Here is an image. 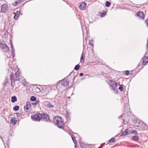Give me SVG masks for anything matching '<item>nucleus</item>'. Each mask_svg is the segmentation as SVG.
<instances>
[{
    "label": "nucleus",
    "mask_w": 148,
    "mask_h": 148,
    "mask_svg": "<svg viewBox=\"0 0 148 148\" xmlns=\"http://www.w3.org/2000/svg\"><path fill=\"white\" fill-rule=\"evenodd\" d=\"M62 118L60 116L54 117V122L56 125L60 128H63V121L62 120Z\"/></svg>",
    "instance_id": "f257e3e1"
},
{
    "label": "nucleus",
    "mask_w": 148,
    "mask_h": 148,
    "mask_svg": "<svg viewBox=\"0 0 148 148\" xmlns=\"http://www.w3.org/2000/svg\"><path fill=\"white\" fill-rule=\"evenodd\" d=\"M19 74H20V73H18V72H16L15 74L14 75V77L13 78L12 77H13V73L11 74L10 75V79L11 82V85L12 87L14 86L15 84L14 82V83L13 82V81L19 80Z\"/></svg>",
    "instance_id": "f03ea898"
},
{
    "label": "nucleus",
    "mask_w": 148,
    "mask_h": 148,
    "mask_svg": "<svg viewBox=\"0 0 148 148\" xmlns=\"http://www.w3.org/2000/svg\"><path fill=\"white\" fill-rule=\"evenodd\" d=\"M69 82L65 79H64L62 80L59 81L57 85V88L60 90L59 88L61 87L60 86H66L69 85Z\"/></svg>",
    "instance_id": "7ed1b4c3"
},
{
    "label": "nucleus",
    "mask_w": 148,
    "mask_h": 148,
    "mask_svg": "<svg viewBox=\"0 0 148 148\" xmlns=\"http://www.w3.org/2000/svg\"><path fill=\"white\" fill-rule=\"evenodd\" d=\"M123 102L125 105L124 108V111L125 112L128 113L129 112L130 107L129 101L128 97H125L124 99Z\"/></svg>",
    "instance_id": "20e7f679"
},
{
    "label": "nucleus",
    "mask_w": 148,
    "mask_h": 148,
    "mask_svg": "<svg viewBox=\"0 0 148 148\" xmlns=\"http://www.w3.org/2000/svg\"><path fill=\"white\" fill-rule=\"evenodd\" d=\"M41 114L37 113L31 116V118L34 121H39L42 118Z\"/></svg>",
    "instance_id": "39448f33"
},
{
    "label": "nucleus",
    "mask_w": 148,
    "mask_h": 148,
    "mask_svg": "<svg viewBox=\"0 0 148 148\" xmlns=\"http://www.w3.org/2000/svg\"><path fill=\"white\" fill-rule=\"evenodd\" d=\"M45 106L48 108H53L54 107L53 105L50 102L48 101H45L44 103Z\"/></svg>",
    "instance_id": "423d86ee"
},
{
    "label": "nucleus",
    "mask_w": 148,
    "mask_h": 148,
    "mask_svg": "<svg viewBox=\"0 0 148 148\" xmlns=\"http://www.w3.org/2000/svg\"><path fill=\"white\" fill-rule=\"evenodd\" d=\"M142 60H143L142 64L143 65H145L148 62V56H144Z\"/></svg>",
    "instance_id": "0eeeda50"
},
{
    "label": "nucleus",
    "mask_w": 148,
    "mask_h": 148,
    "mask_svg": "<svg viewBox=\"0 0 148 148\" xmlns=\"http://www.w3.org/2000/svg\"><path fill=\"white\" fill-rule=\"evenodd\" d=\"M86 3L85 2H83L80 3L79 7L80 10H83L86 8Z\"/></svg>",
    "instance_id": "6e6552de"
},
{
    "label": "nucleus",
    "mask_w": 148,
    "mask_h": 148,
    "mask_svg": "<svg viewBox=\"0 0 148 148\" xmlns=\"http://www.w3.org/2000/svg\"><path fill=\"white\" fill-rule=\"evenodd\" d=\"M31 109V104L29 102H27L26 106L24 107V110L26 111L27 110H29Z\"/></svg>",
    "instance_id": "1a4fd4ad"
},
{
    "label": "nucleus",
    "mask_w": 148,
    "mask_h": 148,
    "mask_svg": "<svg viewBox=\"0 0 148 148\" xmlns=\"http://www.w3.org/2000/svg\"><path fill=\"white\" fill-rule=\"evenodd\" d=\"M41 114H42L41 119L46 121H48L49 120V117L48 115L44 113Z\"/></svg>",
    "instance_id": "9d476101"
},
{
    "label": "nucleus",
    "mask_w": 148,
    "mask_h": 148,
    "mask_svg": "<svg viewBox=\"0 0 148 148\" xmlns=\"http://www.w3.org/2000/svg\"><path fill=\"white\" fill-rule=\"evenodd\" d=\"M8 8V6L5 3L3 4L1 6V11L2 12H6Z\"/></svg>",
    "instance_id": "9b49d317"
},
{
    "label": "nucleus",
    "mask_w": 148,
    "mask_h": 148,
    "mask_svg": "<svg viewBox=\"0 0 148 148\" xmlns=\"http://www.w3.org/2000/svg\"><path fill=\"white\" fill-rule=\"evenodd\" d=\"M135 15L137 16L140 18L143 19L144 18L145 16L143 12L141 11L137 12Z\"/></svg>",
    "instance_id": "f8f14e48"
},
{
    "label": "nucleus",
    "mask_w": 148,
    "mask_h": 148,
    "mask_svg": "<svg viewBox=\"0 0 148 148\" xmlns=\"http://www.w3.org/2000/svg\"><path fill=\"white\" fill-rule=\"evenodd\" d=\"M128 130H129L128 129H126L124 132H122L120 136H121L130 134V133L128 132Z\"/></svg>",
    "instance_id": "ddd939ff"
},
{
    "label": "nucleus",
    "mask_w": 148,
    "mask_h": 148,
    "mask_svg": "<svg viewBox=\"0 0 148 148\" xmlns=\"http://www.w3.org/2000/svg\"><path fill=\"white\" fill-rule=\"evenodd\" d=\"M110 81L112 84V85H111L110 86L112 88V89L115 90V87L114 86V85H115V86L117 87L118 86V84L116 83H115V82L114 81Z\"/></svg>",
    "instance_id": "4468645a"
},
{
    "label": "nucleus",
    "mask_w": 148,
    "mask_h": 148,
    "mask_svg": "<svg viewBox=\"0 0 148 148\" xmlns=\"http://www.w3.org/2000/svg\"><path fill=\"white\" fill-rule=\"evenodd\" d=\"M15 118L12 117L11 118L10 122L13 125L16 124L17 123V121L15 120Z\"/></svg>",
    "instance_id": "2eb2a0df"
},
{
    "label": "nucleus",
    "mask_w": 148,
    "mask_h": 148,
    "mask_svg": "<svg viewBox=\"0 0 148 148\" xmlns=\"http://www.w3.org/2000/svg\"><path fill=\"white\" fill-rule=\"evenodd\" d=\"M85 58V56L84 55V53L82 52L81 56V58L80 59V62L84 63Z\"/></svg>",
    "instance_id": "dca6fc26"
},
{
    "label": "nucleus",
    "mask_w": 148,
    "mask_h": 148,
    "mask_svg": "<svg viewBox=\"0 0 148 148\" xmlns=\"http://www.w3.org/2000/svg\"><path fill=\"white\" fill-rule=\"evenodd\" d=\"M80 144L82 148H86L88 146L87 144H85L83 142H80Z\"/></svg>",
    "instance_id": "f3484780"
},
{
    "label": "nucleus",
    "mask_w": 148,
    "mask_h": 148,
    "mask_svg": "<svg viewBox=\"0 0 148 148\" xmlns=\"http://www.w3.org/2000/svg\"><path fill=\"white\" fill-rule=\"evenodd\" d=\"M17 101V98L15 96H12L11 98V102L12 103H14Z\"/></svg>",
    "instance_id": "a211bd4d"
},
{
    "label": "nucleus",
    "mask_w": 148,
    "mask_h": 148,
    "mask_svg": "<svg viewBox=\"0 0 148 148\" xmlns=\"http://www.w3.org/2000/svg\"><path fill=\"white\" fill-rule=\"evenodd\" d=\"M131 138L132 140L135 141H137L139 139L138 136H133Z\"/></svg>",
    "instance_id": "6ab92c4d"
},
{
    "label": "nucleus",
    "mask_w": 148,
    "mask_h": 148,
    "mask_svg": "<svg viewBox=\"0 0 148 148\" xmlns=\"http://www.w3.org/2000/svg\"><path fill=\"white\" fill-rule=\"evenodd\" d=\"M3 49L4 51L5 52L8 51L10 50V49L5 44V47H4Z\"/></svg>",
    "instance_id": "aec40b11"
},
{
    "label": "nucleus",
    "mask_w": 148,
    "mask_h": 148,
    "mask_svg": "<svg viewBox=\"0 0 148 148\" xmlns=\"http://www.w3.org/2000/svg\"><path fill=\"white\" fill-rule=\"evenodd\" d=\"M71 137L74 144H77V141L76 140L75 136L73 135H72Z\"/></svg>",
    "instance_id": "412c9836"
},
{
    "label": "nucleus",
    "mask_w": 148,
    "mask_h": 148,
    "mask_svg": "<svg viewBox=\"0 0 148 148\" xmlns=\"http://www.w3.org/2000/svg\"><path fill=\"white\" fill-rule=\"evenodd\" d=\"M66 119L67 120H70V117L69 116V113L67 111H66Z\"/></svg>",
    "instance_id": "4be33fe9"
},
{
    "label": "nucleus",
    "mask_w": 148,
    "mask_h": 148,
    "mask_svg": "<svg viewBox=\"0 0 148 148\" xmlns=\"http://www.w3.org/2000/svg\"><path fill=\"white\" fill-rule=\"evenodd\" d=\"M19 107L18 106H16L13 108V110L15 111H17L19 109Z\"/></svg>",
    "instance_id": "5701e85b"
},
{
    "label": "nucleus",
    "mask_w": 148,
    "mask_h": 148,
    "mask_svg": "<svg viewBox=\"0 0 148 148\" xmlns=\"http://www.w3.org/2000/svg\"><path fill=\"white\" fill-rule=\"evenodd\" d=\"M8 78L7 77H6L5 78V79L3 82V85H5L6 84L8 83Z\"/></svg>",
    "instance_id": "b1692460"
},
{
    "label": "nucleus",
    "mask_w": 148,
    "mask_h": 148,
    "mask_svg": "<svg viewBox=\"0 0 148 148\" xmlns=\"http://www.w3.org/2000/svg\"><path fill=\"white\" fill-rule=\"evenodd\" d=\"M31 101H35L36 100V98L34 96H32L30 98Z\"/></svg>",
    "instance_id": "393cba45"
},
{
    "label": "nucleus",
    "mask_w": 148,
    "mask_h": 148,
    "mask_svg": "<svg viewBox=\"0 0 148 148\" xmlns=\"http://www.w3.org/2000/svg\"><path fill=\"white\" fill-rule=\"evenodd\" d=\"M111 3L110 2L108 1H106V2L105 6L106 7H108L110 6Z\"/></svg>",
    "instance_id": "a878e982"
},
{
    "label": "nucleus",
    "mask_w": 148,
    "mask_h": 148,
    "mask_svg": "<svg viewBox=\"0 0 148 148\" xmlns=\"http://www.w3.org/2000/svg\"><path fill=\"white\" fill-rule=\"evenodd\" d=\"M80 67V65L79 64H77L75 66L74 69L76 71H77L79 70Z\"/></svg>",
    "instance_id": "bb28decb"
},
{
    "label": "nucleus",
    "mask_w": 148,
    "mask_h": 148,
    "mask_svg": "<svg viewBox=\"0 0 148 148\" xmlns=\"http://www.w3.org/2000/svg\"><path fill=\"white\" fill-rule=\"evenodd\" d=\"M115 141V139L114 138H112L108 141L109 143H111L112 142L114 143Z\"/></svg>",
    "instance_id": "cd10ccee"
},
{
    "label": "nucleus",
    "mask_w": 148,
    "mask_h": 148,
    "mask_svg": "<svg viewBox=\"0 0 148 148\" xmlns=\"http://www.w3.org/2000/svg\"><path fill=\"white\" fill-rule=\"evenodd\" d=\"M103 12L101 14L100 16H101V17H104L105 16V15L106 14V11H103Z\"/></svg>",
    "instance_id": "c85d7f7f"
},
{
    "label": "nucleus",
    "mask_w": 148,
    "mask_h": 148,
    "mask_svg": "<svg viewBox=\"0 0 148 148\" xmlns=\"http://www.w3.org/2000/svg\"><path fill=\"white\" fill-rule=\"evenodd\" d=\"M123 85H121L119 88V89L121 91H123Z\"/></svg>",
    "instance_id": "c756f323"
},
{
    "label": "nucleus",
    "mask_w": 148,
    "mask_h": 148,
    "mask_svg": "<svg viewBox=\"0 0 148 148\" xmlns=\"http://www.w3.org/2000/svg\"><path fill=\"white\" fill-rule=\"evenodd\" d=\"M4 47H5V44H4L3 43L0 42V47L2 49H3Z\"/></svg>",
    "instance_id": "7c9ffc66"
},
{
    "label": "nucleus",
    "mask_w": 148,
    "mask_h": 148,
    "mask_svg": "<svg viewBox=\"0 0 148 148\" xmlns=\"http://www.w3.org/2000/svg\"><path fill=\"white\" fill-rule=\"evenodd\" d=\"M130 134H137V131H136L135 130H132V131H131L130 132Z\"/></svg>",
    "instance_id": "2f4dec72"
},
{
    "label": "nucleus",
    "mask_w": 148,
    "mask_h": 148,
    "mask_svg": "<svg viewBox=\"0 0 148 148\" xmlns=\"http://www.w3.org/2000/svg\"><path fill=\"white\" fill-rule=\"evenodd\" d=\"M19 16H18V15H16V14H14V18L15 19V20H17L18 19V17H19Z\"/></svg>",
    "instance_id": "473e14b6"
},
{
    "label": "nucleus",
    "mask_w": 148,
    "mask_h": 148,
    "mask_svg": "<svg viewBox=\"0 0 148 148\" xmlns=\"http://www.w3.org/2000/svg\"><path fill=\"white\" fill-rule=\"evenodd\" d=\"M89 44L91 46H93V42L92 40L89 41Z\"/></svg>",
    "instance_id": "72a5a7b5"
},
{
    "label": "nucleus",
    "mask_w": 148,
    "mask_h": 148,
    "mask_svg": "<svg viewBox=\"0 0 148 148\" xmlns=\"http://www.w3.org/2000/svg\"><path fill=\"white\" fill-rule=\"evenodd\" d=\"M23 84L24 86H25L27 84V82H26L25 80V79H23L22 81Z\"/></svg>",
    "instance_id": "f704fd0d"
},
{
    "label": "nucleus",
    "mask_w": 148,
    "mask_h": 148,
    "mask_svg": "<svg viewBox=\"0 0 148 148\" xmlns=\"http://www.w3.org/2000/svg\"><path fill=\"white\" fill-rule=\"evenodd\" d=\"M14 14L19 16L20 14V12L19 11H17L16 13H14Z\"/></svg>",
    "instance_id": "c9c22d12"
},
{
    "label": "nucleus",
    "mask_w": 148,
    "mask_h": 148,
    "mask_svg": "<svg viewBox=\"0 0 148 148\" xmlns=\"http://www.w3.org/2000/svg\"><path fill=\"white\" fill-rule=\"evenodd\" d=\"M129 74V71L128 70L125 71V74L126 75H128Z\"/></svg>",
    "instance_id": "e433bc0d"
},
{
    "label": "nucleus",
    "mask_w": 148,
    "mask_h": 148,
    "mask_svg": "<svg viewBox=\"0 0 148 148\" xmlns=\"http://www.w3.org/2000/svg\"><path fill=\"white\" fill-rule=\"evenodd\" d=\"M23 0H18V4H20L22 3V2L23 1Z\"/></svg>",
    "instance_id": "4c0bfd02"
},
{
    "label": "nucleus",
    "mask_w": 148,
    "mask_h": 148,
    "mask_svg": "<svg viewBox=\"0 0 148 148\" xmlns=\"http://www.w3.org/2000/svg\"><path fill=\"white\" fill-rule=\"evenodd\" d=\"M18 4V2L17 1L15 2V3L14 4H13V5L15 6H17Z\"/></svg>",
    "instance_id": "58836bf2"
},
{
    "label": "nucleus",
    "mask_w": 148,
    "mask_h": 148,
    "mask_svg": "<svg viewBox=\"0 0 148 148\" xmlns=\"http://www.w3.org/2000/svg\"><path fill=\"white\" fill-rule=\"evenodd\" d=\"M16 114L17 115V117H18L20 116V115L21 114H20L19 113H16Z\"/></svg>",
    "instance_id": "ea45409f"
},
{
    "label": "nucleus",
    "mask_w": 148,
    "mask_h": 148,
    "mask_svg": "<svg viewBox=\"0 0 148 148\" xmlns=\"http://www.w3.org/2000/svg\"><path fill=\"white\" fill-rule=\"evenodd\" d=\"M12 49V50H11L12 53H15L14 51V48H12V49Z\"/></svg>",
    "instance_id": "a19ab883"
},
{
    "label": "nucleus",
    "mask_w": 148,
    "mask_h": 148,
    "mask_svg": "<svg viewBox=\"0 0 148 148\" xmlns=\"http://www.w3.org/2000/svg\"><path fill=\"white\" fill-rule=\"evenodd\" d=\"M38 102V101H37L36 102V103H32V104L33 105H37V103Z\"/></svg>",
    "instance_id": "79ce46f5"
},
{
    "label": "nucleus",
    "mask_w": 148,
    "mask_h": 148,
    "mask_svg": "<svg viewBox=\"0 0 148 148\" xmlns=\"http://www.w3.org/2000/svg\"><path fill=\"white\" fill-rule=\"evenodd\" d=\"M81 25H82L81 24ZM81 26H82V32H83V36L84 37V32H83V27L82 26V25H81Z\"/></svg>",
    "instance_id": "37998d69"
},
{
    "label": "nucleus",
    "mask_w": 148,
    "mask_h": 148,
    "mask_svg": "<svg viewBox=\"0 0 148 148\" xmlns=\"http://www.w3.org/2000/svg\"><path fill=\"white\" fill-rule=\"evenodd\" d=\"M83 73H80V76H82L83 75Z\"/></svg>",
    "instance_id": "c03bdc74"
},
{
    "label": "nucleus",
    "mask_w": 148,
    "mask_h": 148,
    "mask_svg": "<svg viewBox=\"0 0 148 148\" xmlns=\"http://www.w3.org/2000/svg\"><path fill=\"white\" fill-rule=\"evenodd\" d=\"M12 57L14 58L15 57V53H12Z\"/></svg>",
    "instance_id": "a18cd8bd"
},
{
    "label": "nucleus",
    "mask_w": 148,
    "mask_h": 148,
    "mask_svg": "<svg viewBox=\"0 0 148 148\" xmlns=\"http://www.w3.org/2000/svg\"><path fill=\"white\" fill-rule=\"evenodd\" d=\"M123 115H121V116H119V118L120 119L121 118H122L123 116Z\"/></svg>",
    "instance_id": "49530a36"
},
{
    "label": "nucleus",
    "mask_w": 148,
    "mask_h": 148,
    "mask_svg": "<svg viewBox=\"0 0 148 148\" xmlns=\"http://www.w3.org/2000/svg\"><path fill=\"white\" fill-rule=\"evenodd\" d=\"M10 45L11 46V45H13V44H12V42L11 40H10Z\"/></svg>",
    "instance_id": "de8ad7c7"
},
{
    "label": "nucleus",
    "mask_w": 148,
    "mask_h": 148,
    "mask_svg": "<svg viewBox=\"0 0 148 148\" xmlns=\"http://www.w3.org/2000/svg\"><path fill=\"white\" fill-rule=\"evenodd\" d=\"M11 49L14 48L13 47V45H12L11 46Z\"/></svg>",
    "instance_id": "09e8293b"
},
{
    "label": "nucleus",
    "mask_w": 148,
    "mask_h": 148,
    "mask_svg": "<svg viewBox=\"0 0 148 148\" xmlns=\"http://www.w3.org/2000/svg\"><path fill=\"white\" fill-rule=\"evenodd\" d=\"M124 120L123 119V123H124Z\"/></svg>",
    "instance_id": "8fccbe9b"
},
{
    "label": "nucleus",
    "mask_w": 148,
    "mask_h": 148,
    "mask_svg": "<svg viewBox=\"0 0 148 148\" xmlns=\"http://www.w3.org/2000/svg\"><path fill=\"white\" fill-rule=\"evenodd\" d=\"M0 138L2 140H3V137L0 136Z\"/></svg>",
    "instance_id": "3c124183"
},
{
    "label": "nucleus",
    "mask_w": 148,
    "mask_h": 148,
    "mask_svg": "<svg viewBox=\"0 0 148 148\" xmlns=\"http://www.w3.org/2000/svg\"><path fill=\"white\" fill-rule=\"evenodd\" d=\"M76 144H75V148H76Z\"/></svg>",
    "instance_id": "603ef678"
},
{
    "label": "nucleus",
    "mask_w": 148,
    "mask_h": 148,
    "mask_svg": "<svg viewBox=\"0 0 148 148\" xmlns=\"http://www.w3.org/2000/svg\"><path fill=\"white\" fill-rule=\"evenodd\" d=\"M48 92H49V91H48V92H47L45 93V94H46V95H47V94L48 93Z\"/></svg>",
    "instance_id": "864d4df0"
},
{
    "label": "nucleus",
    "mask_w": 148,
    "mask_h": 148,
    "mask_svg": "<svg viewBox=\"0 0 148 148\" xmlns=\"http://www.w3.org/2000/svg\"><path fill=\"white\" fill-rule=\"evenodd\" d=\"M44 88H46V86H44Z\"/></svg>",
    "instance_id": "5fc2aeb1"
},
{
    "label": "nucleus",
    "mask_w": 148,
    "mask_h": 148,
    "mask_svg": "<svg viewBox=\"0 0 148 148\" xmlns=\"http://www.w3.org/2000/svg\"><path fill=\"white\" fill-rule=\"evenodd\" d=\"M72 73H70V75L72 74Z\"/></svg>",
    "instance_id": "6e6d98bb"
},
{
    "label": "nucleus",
    "mask_w": 148,
    "mask_h": 148,
    "mask_svg": "<svg viewBox=\"0 0 148 148\" xmlns=\"http://www.w3.org/2000/svg\"><path fill=\"white\" fill-rule=\"evenodd\" d=\"M147 47H148V45H147Z\"/></svg>",
    "instance_id": "4d7b16f0"
}]
</instances>
